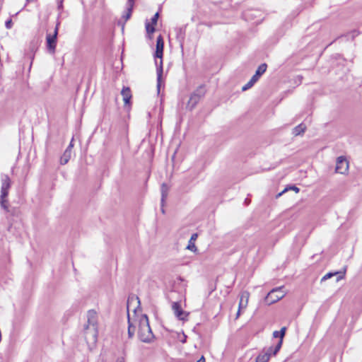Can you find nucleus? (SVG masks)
<instances>
[{
  "mask_svg": "<svg viewBox=\"0 0 362 362\" xmlns=\"http://www.w3.org/2000/svg\"><path fill=\"white\" fill-rule=\"evenodd\" d=\"M117 140L120 144L128 143V125L125 122H122L117 127Z\"/></svg>",
  "mask_w": 362,
  "mask_h": 362,
  "instance_id": "obj_5",
  "label": "nucleus"
},
{
  "mask_svg": "<svg viewBox=\"0 0 362 362\" xmlns=\"http://www.w3.org/2000/svg\"><path fill=\"white\" fill-rule=\"evenodd\" d=\"M168 191H169V187L168 186L167 184L165 183H163L161 185V187H160V192H161V199H160V202L163 204V203H165V201L168 197Z\"/></svg>",
  "mask_w": 362,
  "mask_h": 362,
  "instance_id": "obj_19",
  "label": "nucleus"
},
{
  "mask_svg": "<svg viewBox=\"0 0 362 362\" xmlns=\"http://www.w3.org/2000/svg\"><path fill=\"white\" fill-rule=\"evenodd\" d=\"M163 205H164V203H163V204L161 203V211H162L163 214L165 213V211H164V209H163Z\"/></svg>",
  "mask_w": 362,
  "mask_h": 362,
  "instance_id": "obj_42",
  "label": "nucleus"
},
{
  "mask_svg": "<svg viewBox=\"0 0 362 362\" xmlns=\"http://www.w3.org/2000/svg\"><path fill=\"white\" fill-rule=\"evenodd\" d=\"M123 100L125 105H128L130 103L132 98L131 90L129 87H124L121 91Z\"/></svg>",
  "mask_w": 362,
  "mask_h": 362,
  "instance_id": "obj_16",
  "label": "nucleus"
},
{
  "mask_svg": "<svg viewBox=\"0 0 362 362\" xmlns=\"http://www.w3.org/2000/svg\"><path fill=\"white\" fill-rule=\"evenodd\" d=\"M59 25L58 23L55 27L54 33L52 35L47 34L46 36V45L48 51L51 53H54L55 52L57 42V35L59 30Z\"/></svg>",
  "mask_w": 362,
  "mask_h": 362,
  "instance_id": "obj_6",
  "label": "nucleus"
},
{
  "mask_svg": "<svg viewBox=\"0 0 362 362\" xmlns=\"http://www.w3.org/2000/svg\"><path fill=\"white\" fill-rule=\"evenodd\" d=\"M275 349H276V346H272L268 348H264L262 350V351L264 352L265 354H269V358H270L272 355L275 356L278 353V352L274 353Z\"/></svg>",
  "mask_w": 362,
  "mask_h": 362,
  "instance_id": "obj_28",
  "label": "nucleus"
},
{
  "mask_svg": "<svg viewBox=\"0 0 362 362\" xmlns=\"http://www.w3.org/2000/svg\"><path fill=\"white\" fill-rule=\"evenodd\" d=\"M63 1L64 0H59V4H58V8L59 9H62L63 8Z\"/></svg>",
  "mask_w": 362,
  "mask_h": 362,
  "instance_id": "obj_36",
  "label": "nucleus"
},
{
  "mask_svg": "<svg viewBox=\"0 0 362 362\" xmlns=\"http://www.w3.org/2000/svg\"><path fill=\"white\" fill-rule=\"evenodd\" d=\"M206 93L205 85H200L190 95L189 99L187 102L186 108L189 110H192L199 102L204 97Z\"/></svg>",
  "mask_w": 362,
  "mask_h": 362,
  "instance_id": "obj_2",
  "label": "nucleus"
},
{
  "mask_svg": "<svg viewBox=\"0 0 362 362\" xmlns=\"http://www.w3.org/2000/svg\"><path fill=\"white\" fill-rule=\"evenodd\" d=\"M240 310H238V312H237V313H236V317H235V318H236V319H237V318H238V317H239V316H240Z\"/></svg>",
  "mask_w": 362,
  "mask_h": 362,
  "instance_id": "obj_41",
  "label": "nucleus"
},
{
  "mask_svg": "<svg viewBox=\"0 0 362 362\" xmlns=\"http://www.w3.org/2000/svg\"><path fill=\"white\" fill-rule=\"evenodd\" d=\"M269 354H265L262 351L256 358V362H268L269 360Z\"/></svg>",
  "mask_w": 362,
  "mask_h": 362,
  "instance_id": "obj_23",
  "label": "nucleus"
},
{
  "mask_svg": "<svg viewBox=\"0 0 362 362\" xmlns=\"http://www.w3.org/2000/svg\"><path fill=\"white\" fill-rule=\"evenodd\" d=\"M175 32L176 39H177V42H179L180 47L182 48L184 41H185V37L186 27L182 26V27L175 28Z\"/></svg>",
  "mask_w": 362,
  "mask_h": 362,
  "instance_id": "obj_13",
  "label": "nucleus"
},
{
  "mask_svg": "<svg viewBox=\"0 0 362 362\" xmlns=\"http://www.w3.org/2000/svg\"><path fill=\"white\" fill-rule=\"evenodd\" d=\"M255 83V81H252V79L250 78V80L242 88V90L243 91L247 90V89L252 87Z\"/></svg>",
  "mask_w": 362,
  "mask_h": 362,
  "instance_id": "obj_29",
  "label": "nucleus"
},
{
  "mask_svg": "<svg viewBox=\"0 0 362 362\" xmlns=\"http://www.w3.org/2000/svg\"><path fill=\"white\" fill-rule=\"evenodd\" d=\"M286 329H287L286 327H283L280 331H274L273 332L272 335L274 338L280 339L279 341L276 344V349H275L274 353L279 352V351L280 350V349L282 346V344H283V339L286 334Z\"/></svg>",
  "mask_w": 362,
  "mask_h": 362,
  "instance_id": "obj_11",
  "label": "nucleus"
},
{
  "mask_svg": "<svg viewBox=\"0 0 362 362\" xmlns=\"http://www.w3.org/2000/svg\"><path fill=\"white\" fill-rule=\"evenodd\" d=\"M159 18V13L158 12H156L154 16L152 17L151 18V24L153 25H156L157 23V21H158V19Z\"/></svg>",
  "mask_w": 362,
  "mask_h": 362,
  "instance_id": "obj_30",
  "label": "nucleus"
},
{
  "mask_svg": "<svg viewBox=\"0 0 362 362\" xmlns=\"http://www.w3.org/2000/svg\"><path fill=\"white\" fill-rule=\"evenodd\" d=\"M349 161L345 156H339L337 159L335 171L340 174H345L349 170Z\"/></svg>",
  "mask_w": 362,
  "mask_h": 362,
  "instance_id": "obj_9",
  "label": "nucleus"
},
{
  "mask_svg": "<svg viewBox=\"0 0 362 362\" xmlns=\"http://www.w3.org/2000/svg\"><path fill=\"white\" fill-rule=\"evenodd\" d=\"M281 290V287L273 288L266 296L265 302L271 305L281 299L284 295Z\"/></svg>",
  "mask_w": 362,
  "mask_h": 362,
  "instance_id": "obj_7",
  "label": "nucleus"
},
{
  "mask_svg": "<svg viewBox=\"0 0 362 362\" xmlns=\"http://www.w3.org/2000/svg\"><path fill=\"white\" fill-rule=\"evenodd\" d=\"M288 190H293L296 193H298L299 192L300 189L297 187L296 185L288 186L281 192L279 193L276 197H279L281 196L284 192H286Z\"/></svg>",
  "mask_w": 362,
  "mask_h": 362,
  "instance_id": "obj_25",
  "label": "nucleus"
},
{
  "mask_svg": "<svg viewBox=\"0 0 362 362\" xmlns=\"http://www.w3.org/2000/svg\"><path fill=\"white\" fill-rule=\"evenodd\" d=\"M117 362H124V358H119L117 360Z\"/></svg>",
  "mask_w": 362,
  "mask_h": 362,
  "instance_id": "obj_40",
  "label": "nucleus"
},
{
  "mask_svg": "<svg viewBox=\"0 0 362 362\" xmlns=\"http://www.w3.org/2000/svg\"><path fill=\"white\" fill-rule=\"evenodd\" d=\"M187 335H185V333L182 332V337H179V340L181 343L185 344L187 341Z\"/></svg>",
  "mask_w": 362,
  "mask_h": 362,
  "instance_id": "obj_32",
  "label": "nucleus"
},
{
  "mask_svg": "<svg viewBox=\"0 0 362 362\" xmlns=\"http://www.w3.org/2000/svg\"><path fill=\"white\" fill-rule=\"evenodd\" d=\"M197 362H205V358L202 356Z\"/></svg>",
  "mask_w": 362,
  "mask_h": 362,
  "instance_id": "obj_38",
  "label": "nucleus"
},
{
  "mask_svg": "<svg viewBox=\"0 0 362 362\" xmlns=\"http://www.w3.org/2000/svg\"><path fill=\"white\" fill-rule=\"evenodd\" d=\"M163 54V49H156L154 57L156 58L160 59L159 64H158L157 62L156 61V64L157 66L156 72H157V90H158V93H159L160 90L161 79H162V76H163V59H162Z\"/></svg>",
  "mask_w": 362,
  "mask_h": 362,
  "instance_id": "obj_4",
  "label": "nucleus"
},
{
  "mask_svg": "<svg viewBox=\"0 0 362 362\" xmlns=\"http://www.w3.org/2000/svg\"><path fill=\"white\" fill-rule=\"evenodd\" d=\"M71 152L69 150H65L60 158V163L62 165L66 164L71 158Z\"/></svg>",
  "mask_w": 362,
  "mask_h": 362,
  "instance_id": "obj_22",
  "label": "nucleus"
},
{
  "mask_svg": "<svg viewBox=\"0 0 362 362\" xmlns=\"http://www.w3.org/2000/svg\"><path fill=\"white\" fill-rule=\"evenodd\" d=\"M250 298V293L247 291H243L241 292L240 295V302L238 310H241L243 308H245L248 303V300Z\"/></svg>",
  "mask_w": 362,
  "mask_h": 362,
  "instance_id": "obj_14",
  "label": "nucleus"
},
{
  "mask_svg": "<svg viewBox=\"0 0 362 362\" xmlns=\"http://www.w3.org/2000/svg\"><path fill=\"white\" fill-rule=\"evenodd\" d=\"M172 310L178 320L182 321L187 320V317L189 313L182 309L180 302H173L172 304Z\"/></svg>",
  "mask_w": 362,
  "mask_h": 362,
  "instance_id": "obj_8",
  "label": "nucleus"
},
{
  "mask_svg": "<svg viewBox=\"0 0 362 362\" xmlns=\"http://www.w3.org/2000/svg\"><path fill=\"white\" fill-rule=\"evenodd\" d=\"M127 4L134 5V0H127Z\"/></svg>",
  "mask_w": 362,
  "mask_h": 362,
  "instance_id": "obj_39",
  "label": "nucleus"
},
{
  "mask_svg": "<svg viewBox=\"0 0 362 362\" xmlns=\"http://www.w3.org/2000/svg\"><path fill=\"white\" fill-rule=\"evenodd\" d=\"M5 25H6V28L10 29L11 28V25H12V20L11 19H8V21H6V23H5Z\"/></svg>",
  "mask_w": 362,
  "mask_h": 362,
  "instance_id": "obj_33",
  "label": "nucleus"
},
{
  "mask_svg": "<svg viewBox=\"0 0 362 362\" xmlns=\"http://www.w3.org/2000/svg\"><path fill=\"white\" fill-rule=\"evenodd\" d=\"M127 322H128V329H127L128 337H129V339H132L134 336L135 331H136V327L132 323V322L131 320L129 310L127 311Z\"/></svg>",
  "mask_w": 362,
  "mask_h": 362,
  "instance_id": "obj_17",
  "label": "nucleus"
},
{
  "mask_svg": "<svg viewBox=\"0 0 362 362\" xmlns=\"http://www.w3.org/2000/svg\"><path fill=\"white\" fill-rule=\"evenodd\" d=\"M146 30L148 35L152 34L155 32V25L150 23L149 22H146Z\"/></svg>",
  "mask_w": 362,
  "mask_h": 362,
  "instance_id": "obj_26",
  "label": "nucleus"
},
{
  "mask_svg": "<svg viewBox=\"0 0 362 362\" xmlns=\"http://www.w3.org/2000/svg\"><path fill=\"white\" fill-rule=\"evenodd\" d=\"M138 337L144 343H151L155 339V336L149 325V320L147 315L142 314L139 319Z\"/></svg>",
  "mask_w": 362,
  "mask_h": 362,
  "instance_id": "obj_1",
  "label": "nucleus"
},
{
  "mask_svg": "<svg viewBox=\"0 0 362 362\" xmlns=\"http://www.w3.org/2000/svg\"><path fill=\"white\" fill-rule=\"evenodd\" d=\"M1 195L2 197H8L9 189L11 187V180L8 175H1Z\"/></svg>",
  "mask_w": 362,
  "mask_h": 362,
  "instance_id": "obj_10",
  "label": "nucleus"
},
{
  "mask_svg": "<svg viewBox=\"0 0 362 362\" xmlns=\"http://www.w3.org/2000/svg\"><path fill=\"white\" fill-rule=\"evenodd\" d=\"M87 325H85V334H88L90 329L93 336L95 338L97 336V313L93 310H90L87 313Z\"/></svg>",
  "mask_w": 362,
  "mask_h": 362,
  "instance_id": "obj_3",
  "label": "nucleus"
},
{
  "mask_svg": "<svg viewBox=\"0 0 362 362\" xmlns=\"http://www.w3.org/2000/svg\"><path fill=\"white\" fill-rule=\"evenodd\" d=\"M164 48V42L163 37L160 35L156 40V48L159 49H163Z\"/></svg>",
  "mask_w": 362,
  "mask_h": 362,
  "instance_id": "obj_27",
  "label": "nucleus"
},
{
  "mask_svg": "<svg viewBox=\"0 0 362 362\" xmlns=\"http://www.w3.org/2000/svg\"><path fill=\"white\" fill-rule=\"evenodd\" d=\"M73 146H74V144H73V139H72L66 150H69L71 152V148H73Z\"/></svg>",
  "mask_w": 362,
  "mask_h": 362,
  "instance_id": "obj_35",
  "label": "nucleus"
},
{
  "mask_svg": "<svg viewBox=\"0 0 362 362\" xmlns=\"http://www.w3.org/2000/svg\"><path fill=\"white\" fill-rule=\"evenodd\" d=\"M267 69V65L265 63L260 64L257 69L256 70L255 74L252 76V81L257 82L261 76L265 73Z\"/></svg>",
  "mask_w": 362,
  "mask_h": 362,
  "instance_id": "obj_15",
  "label": "nucleus"
},
{
  "mask_svg": "<svg viewBox=\"0 0 362 362\" xmlns=\"http://www.w3.org/2000/svg\"><path fill=\"white\" fill-rule=\"evenodd\" d=\"M358 35V32L356 30H353L350 33H349L346 36L349 37L351 36V40H354L356 36Z\"/></svg>",
  "mask_w": 362,
  "mask_h": 362,
  "instance_id": "obj_31",
  "label": "nucleus"
},
{
  "mask_svg": "<svg viewBox=\"0 0 362 362\" xmlns=\"http://www.w3.org/2000/svg\"><path fill=\"white\" fill-rule=\"evenodd\" d=\"M0 206L6 212H10L9 203L7 197H2L0 195Z\"/></svg>",
  "mask_w": 362,
  "mask_h": 362,
  "instance_id": "obj_20",
  "label": "nucleus"
},
{
  "mask_svg": "<svg viewBox=\"0 0 362 362\" xmlns=\"http://www.w3.org/2000/svg\"><path fill=\"white\" fill-rule=\"evenodd\" d=\"M136 299L138 300V303H140V300H139V297H136Z\"/></svg>",
  "mask_w": 362,
  "mask_h": 362,
  "instance_id": "obj_44",
  "label": "nucleus"
},
{
  "mask_svg": "<svg viewBox=\"0 0 362 362\" xmlns=\"http://www.w3.org/2000/svg\"><path fill=\"white\" fill-rule=\"evenodd\" d=\"M305 129H306L305 124L303 123H300V124H298L293 129V134L295 136H298V135L303 134L305 132Z\"/></svg>",
  "mask_w": 362,
  "mask_h": 362,
  "instance_id": "obj_21",
  "label": "nucleus"
},
{
  "mask_svg": "<svg viewBox=\"0 0 362 362\" xmlns=\"http://www.w3.org/2000/svg\"><path fill=\"white\" fill-rule=\"evenodd\" d=\"M245 203L246 205H248L249 203H250V200H248V199H245Z\"/></svg>",
  "mask_w": 362,
  "mask_h": 362,
  "instance_id": "obj_43",
  "label": "nucleus"
},
{
  "mask_svg": "<svg viewBox=\"0 0 362 362\" xmlns=\"http://www.w3.org/2000/svg\"><path fill=\"white\" fill-rule=\"evenodd\" d=\"M16 210L15 209H12V210H11V209H10V212H9L8 214H11V215H15V214H16Z\"/></svg>",
  "mask_w": 362,
  "mask_h": 362,
  "instance_id": "obj_37",
  "label": "nucleus"
},
{
  "mask_svg": "<svg viewBox=\"0 0 362 362\" xmlns=\"http://www.w3.org/2000/svg\"><path fill=\"white\" fill-rule=\"evenodd\" d=\"M197 233H193L189 240L188 245L187 246V249L193 252H196L197 250V248L194 244V241L197 238Z\"/></svg>",
  "mask_w": 362,
  "mask_h": 362,
  "instance_id": "obj_18",
  "label": "nucleus"
},
{
  "mask_svg": "<svg viewBox=\"0 0 362 362\" xmlns=\"http://www.w3.org/2000/svg\"><path fill=\"white\" fill-rule=\"evenodd\" d=\"M346 274V269L344 268L343 271H338V272H328L325 276H322L320 281L323 282L325 281H327V279L336 276V281L338 282L340 280L343 279L345 276Z\"/></svg>",
  "mask_w": 362,
  "mask_h": 362,
  "instance_id": "obj_12",
  "label": "nucleus"
},
{
  "mask_svg": "<svg viewBox=\"0 0 362 362\" xmlns=\"http://www.w3.org/2000/svg\"><path fill=\"white\" fill-rule=\"evenodd\" d=\"M36 47V44L34 42H31L30 44V48L31 49L32 52L35 50Z\"/></svg>",
  "mask_w": 362,
  "mask_h": 362,
  "instance_id": "obj_34",
  "label": "nucleus"
},
{
  "mask_svg": "<svg viewBox=\"0 0 362 362\" xmlns=\"http://www.w3.org/2000/svg\"><path fill=\"white\" fill-rule=\"evenodd\" d=\"M134 5L127 4V11L124 15L122 16V18H124L125 21L129 20L132 16V10Z\"/></svg>",
  "mask_w": 362,
  "mask_h": 362,
  "instance_id": "obj_24",
  "label": "nucleus"
}]
</instances>
